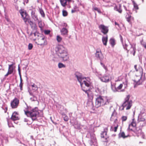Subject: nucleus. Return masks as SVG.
Here are the masks:
<instances>
[{
    "label": "nucleus",
    "instance_id": "f257e3e1",
    "mask_svg": "<svg viewBox=\"0 0 146 146\" xmlns=\"http://www.w3.org/2000/svg\"><path fill=\"white\" fill-rule=\"evenodd\" d=\"M25 114L28 117L31 118L33 121L37 120V118L39 117H42L43 116L42 112L39 110L37 107L31 109V107L27 106V108L24 110Z\"/></svg>",
    "mask_w": 146,
    "mask_h": 146
},
{
    "label": "nucleus",
    "instance_id": "f03ea898",
    "mask_svg": "<svg viewBox=\"0 0 146 146\" xmlns=\"http://www.w3.org/2000/svg\"><path fill=\"white\" fill-rule=\"evenodd\" d=\"M57 55L63 62L68 61L69 56L67 49L62 45H59L55 48Z\"/></svg>",
    "mask_w": 146,
    "mask_h": 146
},
{
    "label": "nucleus",
    "instance_id": "7ed1b4c3",
    "mask_svg": "<svg viewBox=\"0 0 146 146\" xmlns=\"http://www.w3.org/2000/svg\"><path fill=\"white\" fill-rule=\"evenodd\" d=\"M74 75L78 81L80 82L82 88L86 86H88L89 84H90V79L88 77H84L81 73L76 72Z\"/></svg>",
    "mask_w": 146,
    "mask_h": 146
},
{
    "label": "nucleus",
    "instance_id": "20e7f679",
    "mask_svg": "<svg viewBox=\"0 0 146 146\" xmlns=\"http://www.w3.org/2000/svg\"><path fill=\"white\" fill-rule=\"evenodd\" d=\"M108 100L106 98L101 96H99L96 99V107L98 108L108 104Z\"/></svg>",
    "mask_w": 146,
    "mask_h": 146
},
{
    "label": "nucleus",
    "instance_id": "39448f33",
    "mask_svg": "<svg viewBox=\"0 0 146 146\" xmlns=\"http://www.w3.org/2000/svg\"><path fill=\"white\" fill-rule=\"evenodd\" d=\"M130 96L129 95H127L125 98L124 101L122 104L121 106L122 108L121 110H123L124 108H125L126 110H128L130 109L132 105V101L129 100Z\"/></svg>",
    "mask_w": 146,
    "mask_h": 146
},
{
    "label": "nucleus",
    "instance_id": "423d86ee",
    "mask_svg": "<svg viewBox=\"0 0 146 146\" xmlns=\"http://www.w3.org/2000/svg\"><path fill=\"white\" fill-rule=\"evenodd\" d=\"M91 85V83L89 84L88 86H85L82 88V90L87 94L88 98L90 100L93 99V95L92 93L90 91V88Z\"/></svg>",
    "mask_w": 146,
    "mask_h": 146
},
{
    "label": "nucleus",
    "instance_id": "0eeeda50",
    "mask_svg": "<svg viewBox=\"0 0 146 146\" xmlns=\"http://www.w3.org/2000/svg\"><path fill=\"white\" fill-rule=\"evenodd\" d=\"M36 43L38 45L44 46L47 44L46 38L44 36L40 35L38 38V42Z\"/></svg>",
    "mask_w": 146,
    "mask_h": 146
},
{
    "label": "nucleus",
    "instance_id": "6e6552de",
    "mask_svg": "<svg viewBox=\"0 0 146 146\" xmlns=\"http://www.w3.org/2000/svg\"><path fill=\"white\" fill-rule=\"evenodd\" d=\"M116 115V113L115 111H114L111 115V120H112V119L113 117L115 118V120L114 122L113 125L112 126H111V127L110 130L111 131H114L115 132L117 131V129L118 127V125L116 123V121L117 120L116 118L115 117Z\"/></svg>",
    "mask_w": 146,
    "mask_h": 146
},
{
    "label": "nucleus",
    "instance_id": "1a4fd4ad",
    "mask_svg": "<svg viewBox=\"0 0 146 146\" xmlns=\"http://www.w3.org/2000/svg\"><path fill=\"white\" fill-rule=\"evenodd\" d=\"M35 32H32L29 35V37L30 39L33 40H35L38 39L41 34L36 31Z\"/></svg>",
    "mask_w": 146,
    "mask_h": 146
},
{
    "label": "nucleus",
    "instance_id": "9d476101",
    "mask_svg": "<svg viewBox=\"0 0 146 146\" xmlns=\"http://www.w3.org/2000/svg\"><path fill=\"white\" fill-rule=\"evenodd\" d=\"M99 29L101 31V32L104 35L106 34L108 32V27L104 25H100L98 26Z\"/></svg>",
    "mask_w": 146,
    "mask_h": 146
},
{
    "label": "nucleus",
    "instance_id": "9b49d317",
    "mask_svg": "<svg viewBox=\"0 0 146 146\" xmlns=\"http://www.w3.org/2000/svg\"><path fill=\"white\" fill-rule=\"evenodd\" d=\"M95 56L97 60H100V61H102L104 59V56L103 55L101 50L99 49L96 50Z\"/></svg>",
    "mask_w": 146,
    "mask_h": 146
},
{
    "label": "nucleus",
    "instance_id": "f8f14e48",
    "mask_svg": "<svg viewBox=\"0 0 146 146\" xmlns=\"http://www.w3.org/2000/svg\"><path fill=\"white\" fill-rule=\"evenodd\" d=\"M19 12L22 16V18L24 22H26V21L29 18L28 15L24 9H21L20 10Z\"/></svg>",
    "mask_w": 146,
    "mask_h": 146
},
{
    "label": "nucleus",
    "instance_id": "ddd939ff",
    "mask_svg": "<svg viewBox=\"0 0 146 146\" xmlns=\"http://www.w3.org/2000/svg\"><path fill=\"white\" fill-rule=\"evenodd\" d=\"M100 80L102 82H108L111 79V78L109 74H106L104 76L100 78Z\"/></svg>",
    "mask_w": 146,
    "mask_h": 146
},
{
    "label": "nucleus",
    "instance_id": "4468645a",
    "mask_svg": "<svg viewBox=\"0 0 146 146\" xmlns=\"http://www.w3.org/2000/svg\"><path fill=\"white\" fill-rule=\"evenodd\" d=\"M19 104V100L17 98H15L11 102V106L12 108H17Z\"/></svg>",
    "mask_w": 146,
    "mask_h": 146
},
{
    "label": "nucleus",
    "instance_id": "2eb2a0df",
    "mask_svg": "<svg viewBox=\"0 0 146 146\" xmlns=\"http://www.w3.org/2000/svg\"><path fill=\"white\" fill-rule=\"evenodd\" d=\"M108 129L107 128L104 129V131L101 133V137L102 138H105V140L104 142H108V137L107 135Z\"/></svg>",
    "mask_w": 146,
    "mask_h": 146
},
{
    "label": "nucleus",
    "instance_id": "dca6fc26",
    "mask_svg": "<svg viewBox=\"0 0 146 146\" xmlns=\"http://www.w3.org/2000/svg\"><path fill=\"white\" fill-rule=\"evenodd\" d=\"M141 76L139 77V79L137 81L135 80H133L134 83V88H136L137 87V85H139L142 84V83L143 81V80L141 79Z\"/></svg>",
    "mask_w": 146,
    "mask_h": 146
},
{
    "label": "nucleus",
    "instance_id": "f3484780",
    "mask_svg": "<svg viewBox=\"0 0 146 146\" xmlns=\"http://www.w3.org/2000/svg\"><path fill=\"white\" fill-rule=\"evenodd\" d=\"M131 48L129 50L131 54H132L133 56H134L136 52V48L135 44L133 45L130 44Z\"/></svg>",
    "mask_w": 146,
    "mask_h": 146
},
{
    "label": "nucleus",
    "instance_id": "a211bd4d",
    "mask_svg": "<svg viewBox=\"0 0 146 146\" xmlns=\"http://www.w3.org/2000/svg\"><path fill=\"white\" fill-rule=\"evenodd\" d=\"M11 119L13 121L18 120L19 119L18 114L17 112H14L13 113Z\"/></svg>",
    "mask_w": 146,
    "mask_h": 146
},
{
    "label": "nucleus",
    "instance_id": "6ab92c4d",
    "mask_svg": "<svg viewBox=\"0 0 146 146\" xmlns=\"http://www.w3.org/2000/svg\"><path fill=\"white\" fill-rule=\"evenodd\" d=\"M134 127H132L131 125H129L127 129V131L129 134L131 132H133L138 136L139 134H137V131L136 130L134 131L133 129V128Z\"/></svg>",
    "mask_w": 146,
    "mask_h": 146
},
{
    "label": "nucleus",
    "instance_id": "aec40b11",
    "mask_svg": "<svg viewBox=\"0 0 146 146\" xmlns=\"http://www.w3.org/2000/svg\"><path fill=\"white\" fill-rule=\"evenodd\" d=\"M118 137L119 138H122L123 139L129 137H130L129 133L127 135H125V133L124 132H120L118 135Z\"/></svg>",
    "mask_w": 146,
    "mask_h": 146
},
{
    "label": "nucleus",
    "instance_id": "412c9836",
    "mask_svg": "<svg viewBox=\"0 0 146 146\" xmlns=\"http://www.w3.org/2000/svg\"><path fill=\"white\" fill-rule=\"evenodd\" d=\"M89 144L91 146H97V143L96 141V138L93 137V140L91 138L89 141Z\"/></svg>",
    "mask_w": 146,
    "mask_h": 146
},
{
    "label": "nucleus",
    "instance_id": "4be33fe9",
    "mask_svg": "<svg viewBox=\"0 0 146 146\" xmlns=\"http://www.w3.org/2000/svg\"><path fill=\"white\" fill-rule=\"evenodd\" d=\"M143 113H140L138 116V120L140 121H145V119L144 117Z\"/></svg>",
    "mask_w": 146,
    "mask_h": 146
},
{
    "label": "nucleus",
    "instance_id": "5701e85b",
    "mask_svg": "<svg viewBox=\"0 0 146 146\" xmlns=\"http://www.w3.org/2000/svg\"><path fill=\"white\" fill-rule=\"evenodd\" d=\"M102 41L103 44L105 46L107 45V42L108 41V36L107 35L105 36H103L102 38Z\"/></svg>",
    "mask_w": 146,
    "mask_h": 146
},
{
    "label": "nucleus",
    "instance_id": "b1692460",
    "mask_svg": "<svg viewBox=\"0 0 146 146\" xmlns=\"http://www.w3.org/2000/svg\"><path fill=\"white\" fill-rule=\"evenodd\" d=\"M61 34L62 35H67L68 33V30L65 28H63L61 30Z\"/></svg>",
    "mask_w": 146,
    "mask_h": 146
},
{
    "label": "nucleus",
    "instance_id": "393cba45",
    "mask_svg": "<svg viewBox=\"0 0 146 146\" xmlns=\"http://www.w3.org/2000/svg\"><path fill=\"white\" fill-rule=\"evenodd\" d=\"M114 9L116 11H117L120 13H121L122 12V9H121V5L119 4V7L115 6L114 7Z\"/></svg>",
    "mask_w": 146,
    "mask_h": 146
},
{
    "label": "nucleus",
    "instance_id": "a878e982",
    "mask_svg": "<svg viewBox=\"0 0 146 146\" xmlns=\"http://www.w3.org/2000/svg\"><path fill=\"white\" fill-rule=\"evenodd\" d=\"M134 68L135 69V71L136 72H137V71H139L140 72V73H141L142 74L143 72V69L142 67L141 66H139L138 67V68L137 69V65H134Z\"/></svg>",
    "mask_w": 146,
    "mask_h": 146
},
{
    "label": "nucleus",
    "instance_id": "bb28decb",
    "mask_svg": "<svg viewBox=\"0 0 146 146\" xmlns=\"http://www.w3.org/2000/svg\"><path fill=\"white\" fill-rule=\"evenodd\" d=\"M14 64L13 63L11 65H9V68L8 71L12 73L14 71L15 69V67L13 66Z\"/></svg>",
    "mask_w": 146,
    "mask_h": 146
},
{
    "label": "nucleus",
    "instance_id": "cd10ccee",
    "mask_svg": "<svg viewBox=\"0 0 146 146\" xmlns=\"http://www.w3.org/2000/svg\"><path fill=\"white\" fill-rule=\"evenodd\" d=\"M110 44L112 47H113L115 44V39L113 38H111L109 40Z\"/></svg>",
    "mask_w": 146,
    "mask_h": 146
},
{
    "label": "nucleus",
    "instance_id": "c85d7f7f",
    "mask_svg": "<svg viewBox=\"0 0 146 146\" xmlns=\"http://www.w3.org/2000/svg\"><path fill=\"white\" fill-rule=\"evenodd\" d=\"M125 17L127 21L129 23L130 22L131 20H133V18L131 17V15L128 14L127 13V15H126Z\"/></svg>",
    "mask_w": 146,
    "mask_h": 146
},
{
    "label": "nucleus",
    "instance_id": "c756f323",
    "mask_svg": "<svg viewBox=\"0 0 146 146\" xmlns=\"http://www.w3.org/2000/svg\"><path fill=\"white\" fill-rule=\"evenodd\" d=\"M61 5L63 7H65L67 5V0H60Z\"/></svg>",
    "mask_w": 146,
    "mask_h": 146
},
{
    "label": "nucleus",
    "instance_id": "7c9ffc66",
    "mask_svg": "<svg viewBox=\"0 0 146 146\" xmlns=\"http://www.w3.org/2000/svg\"><path fill=\"white\" fill-rule=\"evenodd\" d=\"M137 132V134H139V135L138 136H138H139L140 135L141 136L142 138L143 139H145V135L144 133L141 132V129H139Z\"/></svg>",
    "mask_w": 146,
    "mask_h": 146
},
{
    "label": "nucleus",
    "instance_id": "2f4dec72",
    "mask_svg": "<svg viewBox=\"0 0 146 146\" xmlns=\"http://www.w3.org/2000/svg\"><path fill=\"white\" fill-rule=\"evenodd\" d=\"M25 23L26 24L28 25V24H29L31 26H32L33 24L35 23H33V22H32L30 20V18L27 20L26 22H25Z\"/></svg>",
    "mask_w": 146,
    "mask_h": 146
},
{
    "label": "nucleus",
    "instance_id": "473e14b6",
    "mask_svg": "<svg viewBox=\"0 0 146 146\" xmlns=\"http://www.w3.org/2000/svg\"><path fill=\"white\" fill-rule=\"evenodd\" d=\"M111 87L112 90L113 92H117V88L115 84H112L111 83Z\"/></svg>",
    "mask_w": 146,
    "mask_h": 146
},
{
    "label": "nucleus",
    "instance_id": "72a5a7b5",
    "mask_svg": "<svg viewBox=\"0 0 146 146\" xmlns=\"http://www.w3.org/2000/svg\"><path fill=\"white\" fill-rule=\"evenodd\" d=\"M39 13L41 14V16L43 17H44L45 15L43 10L41 8H39Z\"/></svg>",
    "mask_w": 146,
    "mask_h": 146
},
{
    "label": "nucleus",
    "instance_id": "f704fd0d",
    "mask_svg": "<svg viewBox=\"0 0 146 146\" xmlns=\"http://www.w3.org/2000/svg\"><path fill=\"white\" fill-rule=\"evenodd\" d=\"M136 123L134 121V119H132V121L131 123L129 125H131L132 127H135L136 126Z\"/></svg>",
    "mask_w": 146,
    "mask_h": 146
},
{
    "label": "nucleus",
    "instance_id": "c9c22d12",
    "mask_svg": "<svg viewBox=\"0 0 146 146\" xmlns=\"http://www.w3.org/2000/svg\"><path fill=\"white\" fill-rule=\"evenodd\" d=\"M123 86V84H120L116 88L117 92H121L122 91V90H121V89L122 88Z\"/></svg>",
    "mask_w": 146,
    "mask_h": 146
},
{
    "label": "nucleus",
    "instance_id": "e433bc0d",
    "mask_svg": "<svg viewBox=\"0 0 146 146\" xmlns=\"http://www.w3.org/2000/svg\"><path fill=\"white\" fill-rule=\"evenodd\" d=\"M31 86L32 88V89L36 91L37 90L38 87L37 86L34 84H33L31 85Z\"/></svg>",
    "mask_w": 146,
    "mask_h": 146
},
{
    "label": "nucleus",
    "instance_id": "4c0bfd02",
    "mask_svg": "<svg viewBox=\"0 0 146 146\" xmlns=\"http://www.w3.org/2000/svg\"><path fill=\"white\" fill-rule=\"evenodd\" d=\"M56 40L58 42H60L62 40V38L59 35L56 36Z\"/></svg>",
    "mask_w": 146,
    "mask_h": 146
},
{
    "label": "nucleus",
    "instance_id": "58836bf2",
    "mask_svg": "<svg viewBox=\"0 0 146 146\" xmlns=\"http://www.w3.org/2000/svg\"><path fill=\"white\" fill-rule=\"evenodd\" d=\"M31 28L34 31H36L37 29L35 23L33 24V25L31 26Z\"/></svg>",
    "mask_w": 146,
    "mask_h": 146
},
{
    "label": "nucleus",
    "instance_id": "ea45409f",
    "mask_svg": "<svg viewBox=\"0 0 146 146\" xmlns=\"http://www.w3.org/2000/svg\"><path fill=\"white\" fill-rule=\"evenodd\" d=\"M31 28L34 31H36L37 29L35 23L33 24V25L31 26Z\"/></svg>",
    "mask_w": 146,
    "mask_h": 146
},
{
    "label": "nucleus",
    "instance_id": "a19ab883",
    "mask_svg": "<svg viewBox=\"0 0 146 146\" xmlns=\"http://www.w3.org/2000/svg\"><path fill=\"white\" fill-rule=\"evenodd\" d=\"M122 44H123L124 48L127 50V52L128 53L129 52V50H128L127 48L128 45L125 43L124 44H123V43Z\"/></svg>",
    "mask_w": 146,
    "mask_h": 146
},
{
    "label": "nucleus",
    "instance_id": "79ce46f5",
    "mask_svg": "<svg viewBox=\"0 0 146 146\" xmlns=\"http://www.w3.org/2000/svg\"><path fill=\"white\" fill-rule=\"evenodd\" d=\"M74 128L76 129H80V124L77 123L76 124L75 123L74 125Z\"/></svg>",
    "mask_w": 146,
    "mask_h": 146
},
{
    "label": "nucleus",
    "instance_id": "37998d69",
    "mask_svg": "<svg viewBox=\"0 0 146 146\" xmlns=\"http://www.w3.org/2000/svg\"><path fill=\"white\" fill-rule=\"evenodd\" d=\"M58 67L59 68H65L66 66L65 65L61 63H59L58 65Z\"/></svg>",
    "mask_w": 146,
    "mask_h": 146
},
{
    "label": "nucleus",
    "instance_id": "c03bdc74",
    "mask_svg": "<svg viewBox=\"0 0 146 146\" xmlns=\"http://www.w3.org/2000/svg\"><path fill=\"white\" fill-rule=\"evenodd\" d=\"M33 97L30 98V100L31 101H35L37 100V98L35 96H33Z\"/></svg>",
    "mask_w": 146,
    "mask_h": 146
},
{
    "label": "nucleus",
    "instance_id": "a18cd8bd",
    "mask_svg": "<svg viewBox=\"0 0 146 146\" xmlns=\"http://www.w3.org/2000/svg\"><path fill=\"white\" fill-rule=\"evenodd\" d=\"M62 15L64 17H66L68 15V13L67 12L64 10H63L62 11Z\"/></svg>",
    "mask_w": 146,
    "mask_h": 146
},
{
    "label": "nucleus",
    "instance_id": "49530a36",
    "mask_svg": "<svg viewBox=\"0 0 146 146\" xmlns=\"http://www.w3.org/2000/svg\"><path fill=\"white\" fill-rule=\"evenodd\" d=\"M93 9L96 11H97L99 13H101V11L100 9H99L97 7H95L93 8Z\"/></svg>",
    "mask_w": 146,
    "mask_h": 146
},
{
    "label": "nucleus",
    "instance_id": "de8ad7c7",
    "mask_svg": "<svg viewBox=\"0 0 146 146\" xmlns=\"http://www.w3.org/2000/svg\"><path fill=\"white\" fill-rule=\"evenodd\" d=\"M127 119V117L126 116H122L121 117L122 121H125Z\"/></svg>",
    "mask_w": 146,
    "mask_h": 146
},
{
    "label": "nucleus",
    "instance_id": "09e8293b",
    "mask_svg": "<svg viewBox=\"0 0 146 146\" xmlns=\"http://www.w3.org/2000/svg\"><path fill=\"white\" fill-rule=\"evenodd\" d=\"M63 119L65 121H67L69 119V118L68 116L66 115L63 117Z\"/></svg>",
    "mask_w": 146,
    "mask_h": 146
},
{
    "label": "nucleus",
    "instance_id": "8fccbe9b",
    "mask_svg": "<svg viewBox=\"0 0 146 146\" xmlns=\"http://www.w3.org/2000/svg\"><path fill=\"white\" fill-rule=\"evenodd\" d=\"M32 17L35 21L37 20L38 19L37 16L35 14L32 16Z\"/></svg>",
    "mask_w": 146,
    "mask_h": 146
},
{
    "label": "nucleus",
    "instance_id": "3c124183",
    "mask_svg": "<svg viewBox=\"0 0 146 146\" xmlns=\"http://www.w3.org/2000/svg\"><path fill=\"white\" fill-rule=\"evenodd\" d=\"M33 47V44L31 43H29L28 45V49L29 50H31Z\"/></svg>",
    "mask_w": 146,
    "mask_h": 146
},
{
    "label": "nucleus",
    "instance_id": "603ef678",
    "mask_svg": "<svg viewBox=\"0 0 146 146\" xmlns=\"http://www.w3.org/2000/svg\"><path fill=\"white\" fill-rule=\"evenodd\" d=\"M23 83L22 82H20L19 84V87H20V90H23Z\"/></svg>",
    "mask_w": 146,
    "mask_h": 146
},
{
    "label": "nucleus",
    "instance_id": "864d4df0",
    "mask_svg": "<svg viewBox=\"0 0 146 146\" xmlns=\"http://www.w3.org/2000/svg\"><path fill=\"white\" fill-rule=\"evenodd\" d=\"M95 91L98 93H100V90L98 88H96Z\"/></svg>",
    "mask_w": 146,
    "mask_h": 146
},
{
    "label": "nucleus",
    "instance_id": "5fc2aeb1",
    "mask_svg": "<svg viewBox=\"0 0 146 146\" xmlns=\"http://www.w3.org/2000/svg\"><path fill=\"white\" fill-rule=\"evenodd\" d=\"M12 73L10 72H9V71H8L7 73V74H5V78H6V77L8 76L9 75V74H11Z\"/></svg>",
    "mask_w": 146,
    "mask_h": 146
},
{
    "label": "nucleus",
    "instance_id": "6e6d98bb",
    "mask_svg": "<svg viewBox=\"0 0 146 146\" xmlns=\"http://www.w3.org/2000/svg\"><path fill=\"white\" fill-rule=\"evenodd\" d=\"M50 31L49 30H46L44 31V33L46 34H48L50 33Z\"/></svg>",
    "mask_w": 146,
    "mask_h": 146
},
{
    "label": "nucleus",
    "instance_id": "4d7b16f0",
    "mask_svg": "<svg viewBox=\"0 0 146 146\" xmlns=\"http://www.w3.org/2000/svg\"><path fill=\"white\" fill-rule=\"evenodd\" d=\"M119 36H120V38L121 41L122 43V44L123 43V39L122 38V36H121V35H120Z\"/></svg>",
    "mask_w": 146,
    "mask_h": 146
},
{
    "label": "nucleus",
    "instance_id": "13d9d810",
    "mask_svg": "<svg viewBox=\"0 0 146 146\" xmlns=\"http://www.w3.org/2000/svg\"><path fill=\"white\" fill-rule=\"evenodd\" d=\"M31 16L35 14V12L32 10L31 11Z\"/></svg>",
    "mask_w": 146,
    "mask_h": 146
},
{
    "label": "nucleus",
    "instance_id": "bf43d9fd",
    "mask_svg": "<svg viewBox=\"0 0 146 146\" xmlns=\"http://www.w3.org/2000/svg\"><path fill=\"white\" fill-rule=\"evenodd\" d=\"M29 94L30 95H31V96H34L33 94L32 93V92H31V91H29Z\"/></svg>",
    "mask_w": 146,
    "mask_h": 146
},
{
    "label": "nucleus",
    "instance_id": "052dcab7",
    "mask_svg": "<svg viewBox=\"0 0 146 146\" xmlns=\"http://www.w3.org/2000/svg\"><path fill=\"white\" fill-rule=\"evenodd\" d=\"M114 23H115V25H117L118 27H119V25L118 23H117L116 21H115L114 22Z\"/></svg>",
    "mask_w": 146,
    "mask_h": 146
},
{
    "label": "nucleus",
    "instance_id": "680f3d73",
    "mask_svg": "<svg viewBox=\"0 0 146 146\" xmlns=\"http://www.w3.org/2000/svg\"><path fill=\"white\" fill-rule=\"evenodd\" d=\"M76 11V10L75 9H72L71 11V13H73L75 12Z\"/></svg>",
    "mask_w": 146,
    "mask_h": 146
},
{
    "label": "nucleus",
    "instance_id": "e2e57ef3",
    "mask_svg": "<svg viewBox=\"0 0 146 146\" xmlns=\"http://www.w3.org/2000/svg\"><path fill=\"white\" fill-rule=\"evenodd\" d=\"M24 121L25 122H27L28 121V120L27 118H25L24 119Z\"/></svg>",
    "mask_w": 146,
    "mask_h": 146
},
{
    "label": "nucleus",
    "instance_id": "0e129e2a",
    "mask_svg": "<svg viewBox=\"0 0 146 146\" xmlns=\"http://www.w3.org/2000/svg\"><path fill=\"white\" fill-rule=\"evenodd\" d=\"M123 7L125 9L126 11H127L128 10H127V8L126 7V6L125 5H123Z\"/></svg>",
    "mask_w": 146,
    "mask_h": 146
},
{
    "label": "nucleus",
    "instance_id": "69168bd1",
    "mask_svg": "<svg viewBox=\"0 0 146 146\" xmlns=\"http://www.w3.org/2000/svg\"><path fill=\"white\" fill-rule=\"evenodd\" d=\"M103 67V68L106 70L107 68L104 65H103V66H102Z\"/></svg>",
    "mask_w": 146,
    "mask_h": 146
},
{
    "label": "nucleus",
    "instance_id": "338daca9",
    "mask_svg": "<svg viewBox=\"0 0 146 146\" xmlns=\"http://www.w3.org/2000/svg\"><path fill=\"white\" fill-rule=\"evenodd\" d=\"M24 2L26 3H27L28 2V0H24Z\"/></svg>",
    "mask_w": 146,
    "mask_h": 146
},
{
    "label": "nucleus",
    "instance_id": "774afa93",
    "mask_svg": "<svg viewBox=\"0 0 146 146\" xmlns=\"http://www.w3.org/2000/svg\"><path fill=\"white\" fill-rule=\"evenodd\" d=\"M63 26H64V27H66V26H67V24H66V23H64Z\"/></svg>",
    "mask_w": 146,
    "mask_h": 146
}]
</instances>
